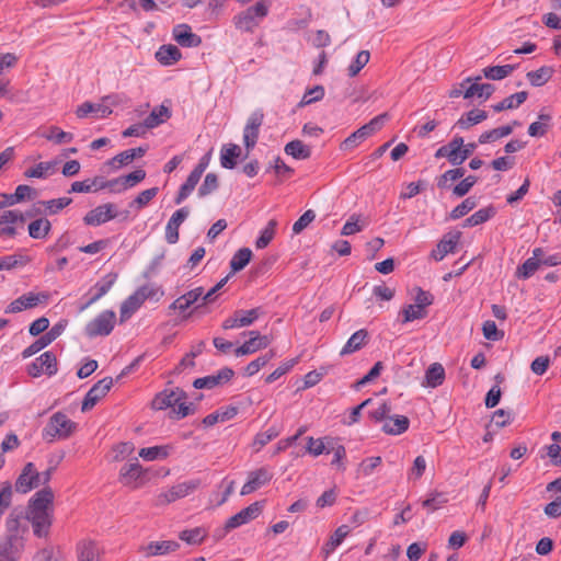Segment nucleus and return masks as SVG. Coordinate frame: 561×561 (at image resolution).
Returning a JSON list of instances; mask_svg holds the SVG:
<instances>
[{"label":"nucleus","instance_id":"1","mask_svg":"<svg viewBox=\"0 0 561 561\" xmlns=\"http://www.w3.org/2000/svg\"><path fill=\"white\" fill-rule=\"evenodd\" d=\"M54 494L50 488L37 491L30 500L27 519L32 523L34 535L44 537L48 534L51 524V505Z\"/></svg>","mask_w":561,"mask_h":561},{"label":"nucleus","instance_id":"2","mask_svg":"<svg viewBox=\"0 0 561 561\" xmlns=\"http://www.w3.org/2000/svg\"><path fill=\"white\" fill-rule=\"evenodd\" d=\"M187 394L181 388L164 389L157 393L151 401L153 410L171 409V417L175 420L184 419L194 412L195 407L193 403L186 402Z\"/></svg>","mask_w":561,"mask_h":561},{"label":"nucleus","instance_id":"3","mask_svg":"<svg viewBox=\"0 0 561 561\" xmlns=\"http://www.w3.org/2000/svg\"><path fill=\"white\" fill-rule=\"evenodd\" d=\"M272 0H259L233 16V25L243 33H253L268 15Z\"/></svg>","mask_w":561,"mask_h":561},{"label":"nucleus","instance_id":"4","mask_svg":"<svg viewBox=\"0 0 561 561\" xmlns=\"http://www.w3.org/2000/svg\"><path fill=\"white\" fill-rule=\"evenodd\" d=\"M77 428V424L72 422L65 413H54L46 426L43 428L42 437L47 443H53L57 439H67Z\"/></svg>","mask_w":561,"mask_h":561},{"label":"nucleus","instance_id":"5","mask_svg":"<svg viewBox=\"0 0 561 561\" xmlns=\"http://www.w3.org/2000/svg\"><path fill=\"white\" fill-rule=\"evenodd\" d=\"M204 294L203 287H196L194 289L188 290L187 293L183 294L179 298H176L169 307V312L171 311H178L180 314H182V319L186 320L188 319L194 311L199 309L203 305L202 302L197 304Z\"/></svg>","mask_w":561,"mask_h":561},{"label":"nucleus","instance_id":"6","mask_svg":"<svg viewBox=\"0 0 561 561\" xmlns=\"http://www.w3.org/2000/svg\"><path fill=\"white\" fill-rule=\"evenodd\" d=\"M116 314L113 310H104L87 323L84 334L90 337L107 336L115 327Z\"/></svg>","mask_w":561,"mask_h":561},{"label":"nucleus","instance_id":"7","mask_svg":"<svg viewBox=\"0 0 561 561\" xmlns=\"http://www.w3.org/2000/svg\"><path fill=\"white\" fill-rule=\"evenodd\" d=\"M147 470L142 468L137 458L124 465L119 470V482L133 490L141 488L146 482Z\"/></svg>","mask_w":561,"mask_h":561},{"label":"nucleus","instance_id":"8","mask_svg":"<svg viewBox=\"0 0 561 561\" xmlns=\"http://www.w3.org/2000/svg\"><path fill=\"white\" fill-rule=\"evenodd\" d=\"M58 371L57 358L53 352L47 351L27 366V374L34 378L43 373L51 377Z\"/></svg>","mask_w":561,"mask_h":561},{"label":"nucleus","instance_id":"9","mask_svg":"<svg viewBox=\"0 0 561 561\" xmlns=\"http://www.w3.org/2000/svg\"><path fill=\"white\" fill-rule=\"evenodd\" d=\"M117 217L116 206L113 203H106L89 210L83 217V222L87 226L98 227Z\"/></svg>","mask_w":561,"mask_h":561},{"label":"nucleus","instance_id":"10","mask_svg":"<svg viewBox=\"0 0 561 561\" xmlns=\"http://www.w3.org/2000/svg\"><path fill=\"white\" fill-rule=\"evenodd\" d=\"M42 484V476L33 462H27L15 482V490L19 493H27Z\"/></svg>","mask_w":561,"mask_h":561},{"label":"nucleus","instance_id":"11","mask_svg":"<svg viewBox=\"0 0 561 561\" xmlns=\"http://www.w3.org/2000/svg\"><path fill=\"white\" fill-rule=\"evenodd\" d=\"M261 308L250 310H237L233 314L222 322L224 330L244 328L251 325L262 314Z\"/></svg>","mask_w":561,"mask_h":561},{"label":"nucleus","instance_id":"12","mask_svg":"<svg viewBox=\"0 0 561 561\" xmlns=\"http://www.w3.org/2000/svg\"><path fill=\"white\" fill-rule=\"evenodd\" d=\"M112 386V377H105L93 385V387L84 396L81 411H90L100 401V399H102L110 391Z\"/></svg>","mask_w":561,"mask_h":561},{"label":"nucleus","instance_id":"13","mask_svg":"<svg viewBox=\"0 0 561 561\" xmlns=\"http://www.w3.org/2000/svg\"><path fill=\"white\" fill-rule=\"evenodd\" d=\"M117 279V274L108 273L101 280H99L88 293L90 298L80 307V311H84L90 306L95 304L99 299L105 296Z\"/></svg>","mask_w":561,"mask_h":561},{"label":"nucleus","instance_id":"14","mask_svg":"<svg viewBox=\"0 0 561 561\" xmlns=\"http://www.w3.org/2000/svg\"><path fill=\"white\" fill-rule=\"evenodd\" d=\"M262 512V504L260 502H254L250 504L248 507L241 510L236 515L228 518L225 524V530L230 531L234 528H238L252 519L256 518Z\"/></svg>","mask_w":561,"mask_h":561},{"label":"nucleus","instance_id":"15","mask_svg":"<svg viewBox=\"0 0 561 561\" xmlns=\"http://www.w3.org/2000/svg\"><path fill=\"white\" fill-rule=\"evenodd\" d=\"M233 375L234 373L231 368L224 367L217 374L195 379L193 386L196 389H213L229 382Z\"/></svg>","mask_w":561,"mask_h":561},{"label":"nucleus","instance_id":"16","mask_svg":"<svg viewBox=\"0 0 561 561\" xmlns=\"http://www.w3.org/2000/svg\"><path fill=\"white\" fill-rule=\"evenodd\" d=\"M248 334L250 339L234 351L237 357L253 354L271 344V339L267 335H260L257 331H250Z\"/></svg>","mask_w":561,"mask_h":561},{"label":"nucleus","instance_id":"17","mask_svg":"<svg viewBox=\"0 0 561 561\" xmlns=\"http://www.w3.org/2000/svg\"><path fill=\"white\" fill-rule=\"evenodd\" d=\"M36 195L35 188L25 184L19 185L12 194L0 193V208L14 206L25 199H33Z\"/></svg>","mask_w":561,"mask_h":561},{"label":"nucleus","instance_id":"18","mask_svg":"<svg viewBox=\"0 0 561 561\" xmlns=\"http://www.w3.org/2000/svg\"><path fill=\"white\" fill-rule=\"evenodd\" d=\"M461 232H448L442 240L436 244V248L432 250L431 257L435 261H442L447 254L454 253L459 240Z\"/></svg>","mask_w":561,"mask_h":561},{"label":"nucleus","instance_id":"19","mask_svg":"<svg viewBox=\"0 0 561 561\" xmlns=\"http://www.w3.org/2000/svg\"><path fill=\"white\" fill-rule=\"evenodd\" d=\"M47 295L45 294H35L27 293L15 300H13L7 308L5 313H15L26 309H31L36 307L42 300H46Z\"/></svg>","mask_w":561,"mask_h":561},{"label":"nucleus","instance_id":"20","mask_svg":"<svg viewBox=\"0 0 561 561\" xmlns=\"http://www.w3.org/2000/svg\"><path fill=\"white\" fill-rule=\"evenodd\" d=\"M272 479V474L265 468H260L254 471H250L248 474V481L241 489V495H248L260 489L261 486L268 483Z\"/></svg>","mask_w":561,"mask_h":561},{"label":"nucleus","instance_id":"21","mask_svg":"<svg viewBox=\"0 0 561 561\" xmlns=\"http://www.w3.org/2000/svg\"><path fill=\"white\" fill-rule=\"evenodd\" d=\"M172 35L174 41L182 47H197L202 43V38L192 32L187 24H179L173 27Z\"/></svg>","mask_w":561,"mask_h":561},{"label":"nucleus","instance_id":"22","mask_svg":"<svg viewBox=\"0 0 561 561\" xmlns=\"http://www.w3.org/2000/svg\"><path fill=\"white\" fill-rule=\"evenodd\" d=\"M198 483L196 481H188L179 483L174 486H172L169 491L161 494L159 496L160 503H171L179 499L187 496L190 493H192L196 488Z\"/></svg>","mask_w":561,"mask_h":561},{"label":"nucleus","instance_id":"23","mask_svg":"<svg viewBox=\"0 0 561 561\" xmlns=\"http://www.w3.org/2000/svg\"><path fill=\"white\" fill-rule=\"evenodd\" d=\"M543 255L541 248L533 250V256L527 259L520 266H518L516 276L518 278L527 279L535 274L540 266L539 256Z\"/></svg>","mask_w":561,"mask_h":561},{"label":"nucleus","instance_id":"24","mask_svg":"<svg viewBox=\"0 0 561 561\" xmlns=\"http://www.w3.org/2000/svg\"><path fill=\"white\" fill-rule=\"evenodd\" d=\"M368 342V332L360 329L354 332L340 351L341 356H346L359 351Z\"/></svg>","mask_w":561,"mask_h":561},{"label":"nucleus","instance_id":"25","mask_svg":"<svg viewBox=\"0 0 561 561\" xmlns=\"http://www.w3.org/2000/svg\"><path fill=\"white\" fill-rule=\"evenodd\" d=\"M144 304L142 297L136 289L130 296H128L121 305L119 318L121 322L128 320Z\"/></svg>","mask_w":561,"mask_h":561},{"label":"nucleus","instance_id":"26","mask_svg":"<svg viewBox=\"0 0 561 561\" xmlns=\"http://www.w3.org/2000/svg\"><path fill=\"white\" fill-rule=\"evenodd\" d=\"M78 561H101L99 546L92 540H82L77 546Z\"/></svg>","mask_w":561,"mask_h":561},{"label":"nucleus","instance_id":"27","mask_svg":"<svg viewBox=\"0 0 561 561\" xmlns=\"http://www.w3.org/2000/svg\"><path fill=\"white\" fill-rule=\"evenodd\" d=\"M16 537L8 536L0 541V561H18L21 551L16 546Z\"/></svg>","mask_w":561,"mask_h":561},{"label":"nucleus","instance_id":"28","mask_svg":"<svg viewBox=\"0 0 561 561\" xmlns=\"http://www.w3.org/2000/svg\"><path fill=\"white\" fill-rule=\"evenodd\" d=\"M171 117V111L165 105L156 106L150 114L144 119L145 127L148 129L156 128Z\"/></svg>","mask_w":561,"mask_h":561},{"label":"nucleus","instance_id":"29","mask_svg":"<svg viewBox=\"0 0 561 561\" xmlns=\"http://www.w3.org/2000/svg\"><path fill=\"white\" fill-rule=\"evenodd\" d=\"M238 413V409L236 407H227L218 409L217 411L208 414L203 419V424L206 427L213 426L217 423H222L233 419Z\"/></svg>","mask_w":561,"mask_h":561},{"label":"nucleus","instance_id":"30","mask_svg":"<svg viewBox=\"0 0 561 561\" xmlns=\"http://www.w3.org/2000/svg\"><path fill=\"white\" fill-rule=\"evenodd\" d=\"M351 528L347 525H341L335 529L328 542L322 547L324 557L328 558L348 536Z\"/></svg>","mask_w":561,"mask_h":561},{"label":"nucleus","instance_id":"31","mask_svg":"<svg viewBox=\"0 0 561 561\" xmlns=\"http://www.w3.org/2000/svg\"><path fill=\"white\" fill-rule=\"evenodd\" d=\"M182 57L180 49L174 45H162L156 53L157 60L163 66H171Z\"/></svg>","mask_w":561,"mask_h":561},{"label":"nucleus","instance_id":"32","mask_svg":"<svg viewBox=\"0 0 561 561\" xmlns=\"http://www.w3.org/2000/svg\"><path fill=\"white\" fill-rule=\"evenodd\" d=\"M445 380V369L442 364L433 363L425 371V381L423 386L436 388Z\"/></svg>","mask_w":561,"mask_h":561},{"label":"nucleus","instance_id":"33","mask_svg":"<svg viewBox=\"0 0 561 561\" xmlns=\"http://www.w3.org/2000/svg\"><path fill=\"white\" fill-rule=\"evenodd\" d=\"M90 113H96L100 117L104 118L112 114V108L103 103L84 102L76 111L79 118H83Z\"/></svg>","mask_w":561,"mask_h":561},{"label":"nucleus","instance_id":"34","mask_svg":"<svg viewBox=\"0 0 561 561\" xmlns=\"http://www.w3.org/2000/svg\"><path fill=\"white\" fill-rule=\"evenodd\" d=\"M409 425L410 421L407 416L396 415L394 417L388 419L382 426V431L390 435H400L409 428Z\"/></svg>","mask_w":561,"mask_h":561},{"label":"nucleus","instance_id":"35","mask_svg":"<svg viewBox=\"0 0 561 561\" xmlns=\"http://www.w3.org/2000/svg\"><path fill=\"white\" fill-rule=\"evenodd\" d=\"M486 117H488V114L485 111L474 108V110H471V111L465 113L456 122V126L459 127L460 129H468L471 126L483 122L484 119H486Z\"/></svg>","mask_w":561,"mask_h":561},{"label":"nucleus","instance_id":"36","mask_svg":"<svg viewBox=\"0 0 561 561\" xmlns=\"http://www.w3.org/2000/svg\"><path fill=\"white\" fill-rule=\"evenodd\" d=\"M528 93L526 91H520L514 93L497 104L492 105V108L495 112H502L504 110H513L517 108L520 104H523L527 100Z\"/></svg>","mask_w":561,"mask_h":561},{"label":"nucleus","instance_id":"37","mask_svg":"<svg viewBox=\"0 0 561 561\" xmlns=\"http://www.w3.org/2000/svg\"><path fill=\"white\" fill-rule=\"evenodd\" d=\"M241 149L238 145L231 144L224 147L220 151V164L225 169H233L237 164V159L240 157Z\"/></svg>","mask_w":561,"mask_h":561},{"label":"nucleus","instance_id":"38","mask_svg":"<svg viewBox=\"0 0 561 561\" xmlns=\"http://www.w3.org/2000/svg\"><path fill=\"white\" fill-rule=\"evenodd\" d=\"M495 91V88L493 84L490 83H471L468 88H466L463 92L465 99H470L473 96L481 98L483 100H488L493 92Z\"/></svg>","mask_w":561,"mask_h":561},{"label":"nucleus","instance_id":"39","mask_svg":"<svg viewBox=\"0 0 561 561\" xmlns=\"http://www.w3.org/2000/svg\"><path fill=\"white\" fill-rule=\"evenodd\" d=\"M180 548V543L174 540H167V541H154L150 542L147 547V554L148 556H161L167 554L169 552H173Z\"/></svg>","mask_w":561,"mask_h":561},{"label":"nucleus","instance_id":"40","mask_svg":"<svg viewBox=\"0 0 561 561\" xmlns=\"http://www.w3.org/2000/svg\"><path fill=\"white\" fill-rule=\"evenodd\" d=\"M51 224L46 218H38L28 225V234L33 239H44L48 236Z\"/></svg>","mask_w":561,"mask_h":561},{"label":"nucleus","instance_id":"41","mask_svg":"<svg viewBox=\"0 0 561 561\" xmlns=\"http://www.w3.org/2000/svg\"><path fill=\"white\" fill-rule=\"evenodd\" d=\"M369 136L371 135L370 133H368V128H366L364 125L354 133H352L346 139H344L340 146V149L343 151L354 149Z\"/></svg>","mask_w":561,"mask_h":561},{"label":"nucleus","instance_id":"42","mask_svg":"<svg viewBox=\"0 0 561 561\" xmlns=\"http://www.w3.org/2000/svg\"><path fill=\"white\" fill-rule=\"evenodd\" d=\"M284 150L286 154L291 156L293 158L298 160H305L311 156L310 148L304 145V142L298 139L289 141L285 146Z\"/></svg>","mask_w":561,"mask_h":561},{"label":"nucleus","instance_id":"43","mask_svg":"<svg viewBox=\"0 0 561 561\" xmlns=\"http://www.w3.org/2000/svg\"><path fill=\"white\" fill-rule=\"evenodd\" d=\"M516 66L514 65H503V66H490L485 67L482 71L486 79L489 80H502L510 76Z\"/></svg>","mask_w":561,"mask_h":561},{"label":"nucleus","instance_id":"44","mask_svg":"<svg viewBox=\"0 0 561 561\" xmlns=\"http://www.w3.org/2000/svg\"><path fill=\"white\" fill-rule=\"evenodd\" d=\"M251 256L252 251L249 248H242L238 250L230 261V267L232 273H237L243 270L250 262Z\"/></svg>","mask_w":561,"mask_h":561},{"label":"nucleus","instance_id":"45","mask_svg":"<svg viewBox=\"0 0 561 561\" xmlns=\"http://www.w3.org/2000/svg\"><path fill=\"white\" fill-rule=\"evenodd\" d=\"M169 446L146 447L139 450V457L147 461H153L156 459H165L169 456Z\"/></svg>","mask_w":561,"mask_h":561},{"label":"nucleus","instance_id":"46","mask_svg":"<svg viewBox=\"0 0 561 561\" xmlns=\"http://www.w3.org/2000/svg\"><path fill=\"white\" fill-rule=\"evenodd\" d=\"M552 70L549 67H541L527 73V79L534 87H541L551 78Z\"/></svg>","mask_w":561,"mask_h":561},{"label":"nucleus","instance_id":"47","mask_svg":"<svg viewBox=\"0 0 561 561\" xmlns=\"http://www.w3.org/2000/svg\"><path fill=\"white\" fill-rule=\"evenodd\" d=\"M401 314H402V320H401L402 323H408V322H412L414 320L424 319L427 314V311L423 310L421 307L413 304V305L405 306L402 309Z\"/></svg>","mask_w":561,"mask_h":561},{"label":"nucleus","instance_id":"48","mask_svg":"<svg viewBox=\"0 0 561 561\" xmlns=\"http://www.w3.org/2000/svg\"><path fill=\"white\" fill-rule=\"evenodd\" d=\"M551 121V116L548 114H540L539 121L534 122L528 127V134L531 137H541L543 136L549 127V122Z\"/></svg>","mask_w":561,"mask_h":561},{"label":"nucleus","instance_id":"49","mask_svg":"<svg viewBox=\"0 0 561 561\" xmlns=\"http://www.w3.org/2000/svg\"><path fill=\"white\" fill-rule=\"evenodd\" d=\"M54 169L53 162H39L24 172L25 178L46 179Z\"/></svg>","mask_w":561,"mask_h":561},{"label":"nucleus","instance_id":"50","mask_svg":"<svg viewBox=\"0 0 561 561\" xmlns=\"http://www.w3.org/2000/svg\"><path fill=\"white\" fill-rule=\"evenodd\" d=\"M72 203V199L69 197H60L49 201L38 202L39 205H43L49 215L58 214L65 207L69 206Z\"/></svg>","mask_w":561,"mask_h":561},{"label":"nucleus","instance_id":"51","mask_svg":"<svg viewBox=\"0 0 561 561\" xmlns=\"http://www.w3.org/2000/svg\"><path fill=\"white\" fill-rule=\"evenodd\" d=\"M324 96V88L322 85H316L311 89H308L300 102L298 103V107H304L310 105L314 102L322 100Z\"/></svg>","mask_w":561,"mask_h":561},{"label":"nucleus","instance_id":"52","mask_svg":"<svg viewBox=\"0 0 561 561\" xmlns=\"http://www.w3.org/2000/svg\"><path fill=\"white\" fill-rule=\"evenodd\" d=\"M276 220L271 219L266 227L261 231L260 237L256 239L255 245L257 249H264L268 245L275 234Z\"/></svg>","mask_w":561,"mask_h":561},{"label":"nucleus","instance_id":"53","mask_svg":"<svg viewBox=\"0 0 561 561\" xmlns=\"http://www.w3.org/2000/svg\"><path fill=\"white\" fill-rule=\"evenodd\" d=\"M477 206V199L472 196L463 199L458 206H456L450 211V218L453 220L459 219L466 216L469 211H471Z\"/></svg>","mask_w":561,"mask_h":561},{"label":"nucleus","instance_id":"54","mask_svg":"<svg viewBox=\"0 0 561 561\" xmlns=\"http://www.w3.org/2000/svg\"><path fill=\"white\" fill-rule=\"evenodd\" d=\"M44 137L58 145L70 142L73 139V135L71 133L64 131L57 126H50Z\"/></svg>","mask_w":561,"mask_h":561},{"label":"nucleus","instance_id":"55","mask_svg":"<svg viewBox=\"0 0 561 561\" xmlns=\"http://www.w3.org/2000/svg\"><path fill=\"white\" fill-rule=\"evenodd\" d=\"M158 187H151L140 192L136 198L129 204L130 207H136L137 209H141L146 207L158 194Z\"/></svg>","mask_w":561,"mask_h":561},{"label":"nucleus","instance_id":"56","mask_svg":"<svg viewBox=\"0 0 561 561\" xmlns=\"http://www.w3.org/2000/svg\"><path fill=\"white\" fill-rule=\"evenodd\" d=\"M466 170L463 168H455L447 170L437 179V186L439 188H447L448 182L457 181L463 178Z\"/></svg>","mask_w":561,"mask_h":561},{"label":"nucleus","instance_id":"57","mask_svg":"<svg viewBox=\"0 0 561 561\" xmlns=\"http://www.w3.org/2000/svg\"><path fill=\"white\" fill-rule=\"evenodd\" d=\"M370 54L368 50L357 53L355 59L348 66V76L355 77L369 61Z\"/></svg>","mask_w":561,"mask_h":561},{"label":"nucleus","instance_id":"58","mask_svg":"<svg viewBox=\"0 0 561 561\" xmlns=\"http://www.w3.org/2000/svg\"><path fill=\"white\" fill-rule=\"evenodd\" d=\"M137 290L139 291L140 296L142 297L144 302L147 299H153L156 301H159L164 295L163 289L160 286H157L154 284H146V285L137 288Z\"/></svg>","mask_w":561,"mask_h":561},{"label":"nucleus","instance_id":"59","mask_svg":"<svg viewBox=\"0 0 561 561\" xmlns=\"http://www.w3.org/2000/svg\"><path fill=\"white\" fill-rule=\"evenodd\" d=\"M219 186L218 176L215 173H207L198 188V196L205 197L214 193Z\"/></svg>","mask_w":561,"mask_h":561},{"label":"nucleus","instance_id":"60","mask_svg":"<svg viewBox=\"0 0 561 561\" xmlns=\"http://www.w3.org/2000/svg\"><path fill=\"white\" fill-rule=\"evenodd\" d=\"M274 357V352L270 351L268 353L257 357L256 359L250 362L245 369L244 374L247 376L255 375L262 367H264L272 358Z\"/></svg>","mask_w":561,"mask_h":561},{"label":"nucleus","instance_id":"61","mask_svg":"<svg viewBox=\"0 0 561 561\" xmlns=\"http://www.w3.org/2000/svg\"><path fill=\"white\" fill-rule=\"evenodd\" d=\"M205 538V531L199 528L186 529L180 533V539L188 545H198Z\"/></svg>","mask_w":561,"mask_h":561},{"label":"nucleus","instance_id":"62","mask_svg":"<svg viewBox=\"0 0 561 561\" xmlns=\"http://www.w3.org/2000/svg\"><path fill=\"white\" fill-rule=\"evenodd\" d=\"M478 182V178L476 175H468L462 179L457 185L454 186L453 193L457 197H462L469 193V191L473 187V185Z\"/></svg>","mask_w":561,"mask_h":561},{"label":"nucleus","instance_id":"63","mask_svg":"<svg viewBox=\"0 0 561 561\" xmlns=\"http://www.w3.org/2000/svg\"><path fill=\"white\" fill-rule=\"evenodd\" d=\"M316 218V213L312 209L306 210L293 225V232L299 234L306 229Z\"/></svg>","mask_w":561,"mask_h":561},{"label":"nucleus","instance_id":"64","mask_svg":"<svg viewBox=\"0 0 561 561\" xmlns=\"http://www.w3.org/2000/svg\"><path fill=\"white\" fill-rule=\"evenodd\" d=\"M381 462L382 459L379 456L366 458L359 463L358 472L364 477H369Z\"/></svg>","mask_w":561,"mask_h":561}]
</instances>
